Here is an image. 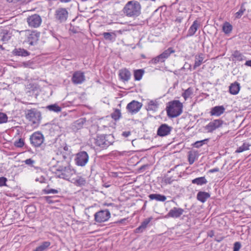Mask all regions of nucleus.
Segmentation results:
<instances>
[{"mask_svg": "<svg viewBox=\"0 0 251 251\" xmlns=\"http://www.w3.org/2000/svg\"><path fill=\"white\" fill-rule=\"evenodd\" d=\"M123 11L126 16L136 18L141 13V5L137 0H130L126 4Z\"/></svg>", "mask_w": 251, "mask_h": 251, "instance_id": "1", "label": "nucleus"}, {"mask_svg": "<svg viewBox=\"0 0 251 251\" xmlns=\"http://www.w3.org/2000/svg\"><path fill=\"white\" fill-rule=\"evenodd\" d=\"M75 174V171L70 165H58L55 172L57 178L70 181L72 176Z\"/></svg>", "mask_w": 251, "mask_h": 251, "instance_id": "2", "label": "nucleus"}, {"mask_svg": "<svg viewBox=\"0 0 251 251\" xmlns=\"http://www.w3.org/2000/svg\"><path fill=\"white\" fill-rule=\"evenodd\" d=\"M183 105L178 100H174L168 102L166 107L167 115L170 118H175L182 113Z\"/></svg>", "mask_w": 251, "mask_h": 251, "instance_id": "3", "label": "nucleus"}, {"mask_svg": "<svg viewBox=\"0 0 251 251\" xmlns=\"http://www.w3.org/2000/svg\"><path fill=\"white\" fill-rule=\"evenodd\" d=\"M95 144L100 149H105L114 142V137L111 134H101L95 138Z\"/></svg>", "mask_w": 251, "mask_h": 251, "instance_id": "4", "label": "nucleus"}, {"mask_svg": "<svg viewBox=\"0 0 251 251\" xmlns=\"http://www.w3.org/2000/svg\"><path fill=\"white\" fill-rule=\"evenodd\" d=\"M26 119L32 122L33 124L39 123L41 118V114L39 111L36 108L27 109L25 111Z\"/></svg>", "mask_w": 251, "mask_h": 251, "instance_id": "5", "label": "nucleus"}, {"mask_svg": "<svg viewBox=\"0 0 251 251\" xmlns=\"http://www.w3.org/2000/svg\"><path fill=\"white\" fill-rule=\"evenodd\" d=\"M29 140L33 147H39L44 142V137L41 132H35L30 135Z\"/></svg>", "mask_w": 251, "mask_h": 251, "instance_id": "6", "label": "nucleus"}, {"mask_svg": "<svg viewBox=\"0 0 251 251\" xmlns=\"http://www.w3.org/2000/svg\"><path fill=\"white\" fill-rule=\"evenodd\" d=\"M225 124L224 121L221 119H215L210 122L204 126V129L208 133H212L214 131L222 127Z\"/></svg>", "mask_w": 251, "mask_h": 251, "instance_id": "7", "label": "nucleus"}, {"mask_svg": "<svg viewBox=\"0 0 251 251\" xmlns=\"http://www.w3.org/2000/svg\"><path fill=\"white\" fill-rule=\"evenodd\" d=\"M89 155L85 151H80L76 154L75 159V164L79 166L84 167L89 160Z\"/></svg>", "mask_w": 251, "mask_h": 251, "instance_id": "8", "label": "nucleus"}, {"mask_svg": "<svg viewBox=\"0 0 251 251\" xmlns=\"http://www.w3.org/2000/svg\"><path fill=\"white\" fill-rule=\"evenodd\" d=\"M26 22L30 27L37 28L41 25L42 20L39 15L35 14L28 16Z\"/></svg>", "mask_w": 251, "mask_h": 251, "instance_id": "9", "label": "nucleus"}, {"mask_svg": "<svg viewBox=\"0 0 251 251\" xmlns=\"http://www.w3.org/2000/svg\"><path fill=\"white\" fill-rule=\"evenodd\" d=\"M68 14V11L66 8L60 7L55 10L54 17L57 22L63 23L67 20Z\"/></svg>", "mask_w": 251, "mask_h": 251, "instance_id": "10", "label": "nucleus"}, {"mask_svg": "<svg viewBox=\"0 0 251 251\" xmlns=\"http://www.w3.org/2000/svg\"><path fill=\"white\" fill-rule=\"evenodd\" d=\"M110 215L108 209L100 210L95 214V220L98 223L104 222L110 218Z\"/></svg>", "mask_w": 251, "mask_h": 251, "instance_id": "11", "label": "nucleus"}, {"mask_svg": "<svg viewBox=\"0 0 251 251\" xmlns=\"http://www.w3.org/2000/svg\"><path fill=\"white\" fill-rule=\"evenodd\" d=\"M173 127L166 124H161L158 128L157 135L160 137H164L169 135Z\"/></svg>", "mask_w": 251, "mask_h": 251, "instance_id": "12", "label": "nucleus"}, {"mask_svg": "<svg viewBox=\"0 0 251 251\" xmlns=\"http://www.w3.org/2000/svg\"><path fill=\"white\" fill-rule=\"evenodd\" d=\"M142 106V103L136 100H132L126 106L128 111L132 114L139 112Z\"/></svg>", "mask_w": 251, "mask_h": 251, "instance_id": "13", "label": "nucleus"}, {"mask_svg": "<svg viewBox=\"0 0 251 251\" xmlns=\"http://www.w3.org/2000/svg\"><path fill=\"white\" fill-rule=\"evenodd\" d=\"M85 75L83 73L80 71L75 72L72 76V82L75 84H81L85 80Z\"/></svg>", "mask_w": 251, "mask_h": 251, "instance_id": "14", "label": "nucleus"}, {"mask_svg": "<svg viewBox=\"0 0 251 251\" xmlns=\"http://www.w3.org/2000/svg\"><path fill=\"white\" fill-rule=\"evenodd\" d=\"M184 212V210L181 208L174 207L167 213L166 217L167 218H178Z\"/></svg>", "mask_w": 251, "mask_h": 251, "instance_id": "15", "label": "nucleus"}, {"mask_svg": "<svg viewBox=\"0 0 251 251\" xmlns=\"http://www.w3.org/2000/svg\"><path fill=\"white\" fill-rule=\"evenodd\" d=\"M40 33L36 31H32L29 33L27 37V42L29 45H35L39 40Z\"/></svg>", "mask_w": 251, "mask_h": 251, "instance_id": "16", "label": "nucleus"}, {"mask_svg": "<svg viewBox=\"0 0 251 251\" xmlns=\"http://www.w3.org/2000/svg\"><path fill=\"white\" fill-rule=\"evenodd\" d=\"M225 111V108L224 106H216L212 107L210 111L211 116L219 117L222 115Z\"/></svg>", "mask_w": 251, "mask_h": 251, "instance_id": "17", "label": "nucleus"}, {"mask_svg": "<svg viewBox=\"0 0 251 251\" xmlns=\"http://www.w3.org/2000/svg\"><path fill=\"white\" fill-rule=\"evenodd\" d=\"M159 103L157 100H149L146 106V109L147 111L155 112L158 108Z\"/></svg>", "mask_w": 251, "mask_h": 251, "instance_id": "18", "label": "nucleus"}, {"mask_svg": "<svg viewBox=\"0 0 251 251\" xmlns=\"http://www.w3.org/2000/svg\"><path fill=\"white\" fill-rule=\"evenodd\" d=\"M119 75L123 81H127L130 78L131 73L128 69L124 68L119 71Z\"/></svg>", "mask_w": 251, "mask_h": 251, "instance_id": "19", "label": "nucleus"}, {"mask_svg": "<svg viewBox=\"0 0 251 251\" xmlns=\"http://www.w3.org/2000/svg\"><path fill=\"white\" fill-rule=\"evenodd\" d=\"M200 25V23L197 20H195L189 28L187 36H193L199 28Z\"/></svg>", "mask_w": 251, "mask_h": 251, "instance_id": "20", "label": "nucleus"}, {"mask_svg": "<svg viewBox=\"0 0 251 251\" xmlns=\"http://www.w3.org/2000/svg\"><path fill=\"white\" fill-rule=\"evenodd\" d=\"M204 59V54L202 53H200L197 54L195 57V64L194 65V69H196L197 67L200 66L203 63Z\"/></svg>", "mask_w": 251, "mask_h": 251, "instance_id": "21", "label": "nucleus"}, {"mask_svg": "<svg viewBox=\"0 0 251 251\" xmlns=\"http://www.w3.org/2000/svg\"><path fill=\"white\" fill-rule=\"evenodd\" d=\"M11 37V33L5 29H1L0 31V41L3 43L8 41Z\"/></svg>", "mask_w": 251, "mask_h": 251, "instance_id": "22", "label": "nucleus"}, {"mask_svg": "<svg viewBox=\"0 0 251 251\" xmlns=\"http://www.w3.org/2000/svg\"><path fill=\"white\" fill-rule=\"evenodd\" d=\"M86 121L85 118H82L75 121L72 126V128L74 130H77L82 128L84 124Z\"/></svg>", "mask_w": 251, "mask_h": 251, "instance_id": "23", "label": "nucleus"}, {"mask_svg": "<svg viewBox=\"0 0 251 251\" xmlns=\"http://www.w3.org/2000/svg\"><path fill=\"white\" fill-rule=\"evenodd\" d=\"M152 218H149L145 219L141 223V225L136 228L135 230V232L141 233L147 227L148 225L150 223Z\"/></svg>", "mask_w": 251, "mask_h": 251, "instance_id": "24", "label": "nucleus"}, {"mask_svg": "<svg viewBox=\"0 0 251 251\" xmlns=\"http://www.w3.org/2000/svg\"><path fill=\"white\" fill-rule=\"evenodd\" d=\"M210 197L209 193L203 191H200L197 195V200L202 203L205 202Z\"/></svg>", "mask_w": 251, "mask_h": 251, "instance_id": "25", "label": "nucleus"}, {"mask_svg": "<svg viewBox=\"0 0 251 251\" xmlns=\"http://www.w3.org/2000/svg\"><path fill=\"white\" fill-rule=\"evenodd\" d=\"M240 89V84L237 82L232 83L229 87V93L232 95H237Z\"/></svg>", "mask_w": 251, "mask_h": 251, "instance_id": "26", "label": "nucleus"}, {"mask_svg": "<svg viewBox=\"0 0 251 251\" xmlns=\"http://www.w3.org/2000/svg\"><path fill=\"white\" fill-rule=\"evenodd\" d=\"M72 182L76 186H82L86 184V180L84 177L81 176H77L76 178H73Z\"/></svg>", "mask_w": 251, "mask_h": 251, "instance_id": "27", "label": "nucleus"}, {"mask_svg": "<svg viewBox=\"0 0 251 251\" xmlns=\"http://www.w3.org/2000/svg\"><path fill=\"white\" fill-rule=\"evenodd\" d=\"M12 53L15 55L22 56H27L29 55L30 54L29 52L27 51L26 50L21 48L15 49L12 51Z\"/></svg>", "mask_w": 251, "mask_h": 251, "instance_id": "28", "label": "nucleus"}, {"mask_svg": "<svg viewBox=\"0 0 251 251\" xmlns=\"http://www.w3.org/2000/svg\"><path fill=\"white\" fill-rule=\"evenodd\" d=\"M151 200H155L159 201H165L166 200V197L159 194H151L149 196Z\"/></svg>", "mask_w": 251, "mask_h": 251, "instance_id": "29", "label": "nucleus"}, {"mask_svg": "<svg viewBox=\"0 0 251 251\" xmlns=\"http://www.w3.org/2000/svg\"><path fill=\"white\" fill-rule=\"evenodd\" d=\"M51 243L49 241L43 242L33 251H47Z\"/></svg>", "mask_w": 251, "mask_h": 251, "instance_id": "30", "label": "nucleus"}, {"mask_svg": "<svg viewBox=\"0 0 251 251\" xmlns=\"http://www.w3.org/2000/svg\"><path fill=\"white\" fill-rule=\"evenodd\" d=\"M175 52V50L173 49V48L170 47L168 49L164 50L162 53H161L160 55L163 60L165 61V60L168 58L171 53H174Z\"/></svg>", "mask_w": 251, "mask_h": 251, "instance_id": "31", "label": "nucleus"}, {"mask_svg": "<svg viewBox=\"0 0 251 251\" xmlns=\"http://www.w3.org/2000/svg\"><path fill=\"white\" fill-rule=\"evenodd\" d=\"M251 144L248 142H244L243 145L238 147L235 151L236 153H240L249 150Z\"/></svg>", "mask_w": 251, "mask_h": 251, "instance_id": "32", "label": "nucleus"}, {"mask_svg": "<svg viewBox=\"0 0 251 251\" xmlns=\"http://www.w3.org/2000/svg\"><path fill=\"white\" fill-rule=\"evenodd\" d=\"M193 184H196L198 185H202L207 182V180L204 176L196 178L192 180Z\"/></svg>", "mask_w": 251, "mask_h": 251, "instance_id": "33", "label": "nucleus"}, {"mask_svg": "<svg viewBox=\"0 0 251 251\" xmlns=\"http://www.w3.org/2000/svg\"><path fill=\"white\" fill-rule=\"evenodd\" d=\"M235 60L238 61H241L246 59V57L238 50H235L232 54Z\"/></svg>", "mask_w": 251, "mask_h": 251, "instance_id": "34", "label": "nucleus"}, {"mask_svg": "<svg viewBox=\"0 0 251 251\" xmlns=\"http://www.w3.org/2000/svg\"><path fill=\"white\" fill-rule=\"evenodd\" d=\"M144 73V71L143 69L135 70L134 72V76L135 80L138 81L140 80L142 78Z\"/></svg>", "mask_w": 251, "mask_h": 251, "instance_id": "35", "label": "nucleus"}, {"mask_svg": "<svg viewBox=\"0 0 251 251\" xmlns=\"http://www.w3.org/2000/svg\"><path fill=\"white\" fill-rule=\"evenodd\" d=\"M232 30V25L228 22H226L223 25V30L226 34H228Z\"/></svg>", "mask_w": 251, "mask_h": 251, "instance_id": "36", "label": "nucleus"}, {"mask_svg": "<svg viewBox=\"0 0 251 251\" xmlns=\"http://www.w3.org/2000/svg\"><path fill=\"white\" fill-rule=\"evenodd\" d=\"M47 108L51 111L55 112H59L61 111V107L58 105L57 104H53L49 105L47 106Z\"/></svg>", "mask_w": 251, "mask_h": 251, "instance_id": "37", "label": "nucleus"}, {"mask_svg": "<svg viewBox=\"0 0 251 251\" xmlns=\"http://www.w3.org/2000/svg\"><path fill=\"white\" fill-rule=\"evenodd\" d=\"M111 117L115 121L118 120L121 117V113L119 109H116L111 114Z\"/></svg>", "mask_w": 251, "mask_h": 251, "instance_id": "38", "label": "nucleus"}, {"mask_svg": "<svg viewBox=\"0 0 251 251\" xmlns=\"http://www.w3.org/2000/svg\"><path fill=\"white\" fill-rule=\"evenodd\" d=\"M193 93V88L189 87L186 89L182 94V96L185 100H186Z\"/></svg>", "mask_w": 251, "mask_h": 251, "instance_id": "39", "label": "nucleus"}, {"mask_svg": "<svg viewBox=\"0 0 251 251\" xmlns=\"http://www.w3.org/2000/svg\"><path fill=\"white\" fill-rule=\"evenodd\" d=\"M115 35L114 33L110 32H103L102 33V35L105 40H109L110 41H112L114 40V38L113 37V35Z\"/></svg>", "mask_w": 251, "mask_h": 251, "instance_id": "40", "label": "nucleus"}, {"mask_svg": "<svg viewBox=\"0 0 251 251\" xmlns=\"http://www.w3.org/2000/svg\"><path fill=\"white\" fill-rule=\"evenodd\" d=\"M81 29L78 26L71 25L69 31L73 34L78 33L81 32Z\"/></svg>", "mask_w": 251, "mask_h": 251, "instance_id": "41", "label": "nucleus"}, {"mask_svg": "<svg viewBox=\"0 0 251 251\" xmlns=\"http://www.w3.org/2000/svg\"><path fill=\"white\" fill-rule=\"evenodd\" d=\"M164 61L163 60L160 55L156 56L155 57L153 58L150 62V63L156 64L159 62H164Z\"/></svg>", "mask_w": 251, "mask_h": 251, "instance_id": "42", "label": "nucleus"}, {"mask_svg": "<svg viewBox=\"0 0 251 251\" xmlns=\"http://www.w3.org/2000/svg\"><path fill=\"white\" fill-rule=\"evenodd\" d=\"M7 120V115L4 113L0 112V124L6 123Z\"/></svg>", "mask_w": 251, "mask_h": 251, "instance_id": "43", "label": "nucleus"}, {"mask_svg": "<svg viewBox=\"0 0 251 251\" xmlns=\"http://www.w3.org/2000/svg\"><path fill=\"white\" fill-rule=\"evenodd\" d=\"M24 145V140L22 138H20L18 140L15 141L14 146L18 148H22Z\"/></svg>", "mask_w": 251, "mask_h": 251, "instance_id": "44", "label": "nucleus"}, {"mask_svg": "<svg viewBox=\"0 0 251 251\" xmlns=\"http://www.w3.org/2000/svg\"><path fill=\"white\" fill-rule=\"evenodd\" d=\"M245 10L246 9L243 7V6H241L240 10L235 13L236 18H240L243 15Z\"/></svg>", "mask_w": 251, "mask_h": 251, "instance_id": "45", "label": "nucleus"}, {"mask_svg": "<svg viewBox=\"0 0 251 251\" xmlns=\"http://www.w3.org/2000/svg\"><path fill=\"white\" fill-rule=\"evenodd\" d=\"M207 140H208L207 139H204V140H202L201 141H197L194 143V146L195 148H199L201 147L202 146V145L205 144Z\"/></svg>", "mask_w": 251, "mask_h": 251, "instance_id": "46", "label": "nucleus"}, {"mask_svg": "<svg viewBox=\"0 0 251 251\" xmlns=\"http://www.w3.org/2000/svg\"><path fill=\"white\" fill-rule=\"evenodd\" d=\"M24 162L27 165L33 167V164L35 163V161L31 158H29L24 161Z\"/></svg>", "mask_w": 251, "mask_h": 251, "instance_id": "47", "label": "nucleus"}, {"mask_svg": "<svg viewBox=\"0 0 251 251\" xmlns=\"http://www.w3.org/2000/svg\"><path fill=\"white\" fill-rule=\"evenodd\" d=\"M164 182L167 184H171L172 182L173 181L174 179H173L172 177H169L165 176L164 177Z\"/></svg>", "mask_w": 251, "mask_h": 251, "instance_id": "48", "label": "nucleus"}, {"mask_svg": "<svg viewBox=\"0 0 251 251\" xmlns=\"http://www.w3.org/2000/svg\"><path fill=\"white\" fill-rule=\"evenodd\" d=\"M241 247V245L240 242H236L234 244L233 251H239Z\"/></svg>", "mask_w": 251, "mask_h": 251, "instance_id": "49", "label": "nucleus"}, {"mask_svg": "<svg viewBox=\"0 0 251 251\" xmlns=\"http://www.w3.org/2000/svg\"><path fill=\"white\" fill-rule=\"evenodd\" d=\"M44 192L46 194H57L58 193V191L54 189H49L47 190H45Z\"/></svg>", "mask_w": 251, "mask_h": 251, "instance_id": "50", "label": "nucleus"}, {"mask_svg": "<svg viewBox=\"0 0 251 251\" xmlns=\"http://www.w3.org/2000/svg\"><path fill=\"white\" fill-rule=\"evenodd\" d=\"M7 181V178L5 177H0V186H6V182Z\"/></svg>", "mask_w": 251, "mask_h": 251, "instance_id": "51", "label": "nucleus"}, {"mask_svg": "<svg viewBox=\"0 0 251 251\" xmlns=\"http://www.w3.org/2000/svg\"><path fill=\"white\" fill-rule=\"evenodd\" d=\"M195 158L192 154H189L188 157V160L190 164H192L195 161Z\"/></svg>", "mask_w": 251, "mask_h": 251, "instance_id": "52", "label": "nucleus"}, {"mask_svg": "<svg viewBox=\"0 0 251 251\" xmlns=\"http://www.w3.org/2000/svg\"><path fill=\"white\" fill-rule=\"evenodd\" d=\"M131 134V132L129 131H124L122 133V136L125 137H127Z\"/></svg>", "mask_w": 251, "mask_h": 251, "instance_id": "53", "label": "nucleus"}, {"mask_svg": "<svg viewBox=\"0 0 251 251\" xmlns=\"http://www.w3.org/2000/svg\"><path fill=\"white\" fill-rule=\"evenodd\" d=\"M207 236L210 237H213L214 236V232L213 230H210L207 232Z\"/></svg>", "mask_w": 251, "mask_h": 251, "instance_id": "54", "label": "nucleus"}, {"mask_svg": "<svg viewBox=\"0 0 251 251\" xmlns=\"http://www.w3.org/2000/svg\"><path fill=\"white\" fill-rule=\"evenodd\" d=\"M45 200L49 203H52V201L50 200L51 197L50 196H46L44 198Z\"/></svg>", "mask_w": 251, "mask_h": 251, "instance_id": "55", "label": "nucleus"}, {"mask_svg": "<svg viewBox=\"0 0 251 251\" xmlns=\"http://www.w3.org/2000/svg\"><path fill=\"white\" fill-rule=\"evenodd\" d=\"M182 20V18H181L180 17H178L176 18V22L178 23H181Z\"/></svg>", "mask_w": 251, "mask_h": 251, "instance_id": "56", "label": "nucleus"}, {"mask_svg": "<svg viewBox=\"0 0 251 251\" xmlns=\"http://www.w3.org/2000/svg\"><path fill=\"white\" fill-rule=\"evenodd\" d=\"M219 170V168H214V169L210 170L209 172L210 173H214V172H218Z\"/></svg>", "mask_w": 251, "mask_h": 251, "instance_id": "57", "label": "nucleus"}, {"mask_svg": "<svg viewBox=\"0 0 251 251\" xmlns=\"http://www.w3.org/2000/svg\"><path fill=\"white\" fill-rule=\"evenodd\" d=\"M245 65H246V66H250V67H251V60H248V61H247L246 62Z\"/></svg>", "mask_w": 251, "mask_h": 251, "instance_id": "58", "label": "nucleus"}, {"mask_svg": "<svg viewBox=\"0 0 251 251\" xmlns=\"http://www.w3.org/2000/svg\"><path fill=\"white\" fill-rule=\"evenodd\" d=\"M23 64H24V65L25 67H28V66H29V64H30V63H29V62H24Z\"/></svg>", "mask_w": 251, "mask_h": 251, "instance_id": "59", "label": "nucleus"}, {"mask_svg": "<svg viewBox=\"0 0 251 251\" xmlns=\"http://www.w3.org/2000/svg\"><path fill=\"white\" fill-rule=\"evenodd\" d=\"M223 238L222 237V238H220V239H215V240L218 242H220L222 241L223 240Z\"/></svg>", "mask_w": 251, "mask_h": 251, "instance_id": "60", "label": "nucleus"}, {"mask_svg": "<svg viewBox=\"0 0 251 251\" xmlns=\"http://www.w3.org/2000/svg\"><path fill=\"white\" fill-rule=\"evenodd\" d=\"M146 166H146V165H143L140 167V170L144 169Z\"/></svg>", "mask_w": 251, "mask_h": 251, "instance_id": "61", "label": "nucleus"}, {"mask_svg": "<svg viewBox=\"0 0 251 251\" xmlns=\"http://www.w3.org/2000/svg\"><path fill=\"white\" fill-rule=\"evenodd\" d=\"M176 166H175V167L174 168H172V169L170 170V171H169L168 172V173H170V172H171V171H174V170H175V168H176Z\"/></svg>", "mask_w": 251, "mask_h": 251, "instance_id": "62", "label": "nucleus"}, {"mask_svg": "<svg viewBox=\"0 0 251 251\" xmlns=\"http://www.w3.org/2000/svg\"><path fill=\"white\" fill-rule=\"evenodd\" d=\"M64 150L65 151H67V150H68V147H67V146H65V147H64Z\"/></svg>", "mask_w": 251, "mask_h": 251, "instance_id": "63", "label": "nucleus"}, {"mask_svg": "<svg viewBox=\"0 0 251 251\" xmlns=\"http://www.w3.org/2000/svg\"><path fill=\"white\" fill-rule=\"evenodd\" d=\"M0 49H3L2 45H0Z\"/></svg>", "mask_w": 251, "mask_h": 251, "instance_id": "64", "label": "nucleus"}]
</instances>
